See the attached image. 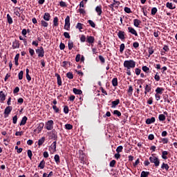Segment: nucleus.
<instances>
[{
	"mask_svg": "<svg viewBox=\"0 0 177 177\" xmlns=\"http://www.w3.org/2000/svg\"><path fill=\"white\" fill-rule=\"evenodd\" d=\"M123 66L125 68H135L136 62L133 59L126 60L124 62Z\"/></svg>",
	"mask_w": 177,
	"mask_h": 177,
	"instance_id": "f257e3e1",
	"label": "nucleus"
},
{
	"mask_svg": "<svg viewBox=\"0 0 177 177\" xmlns=\"http://www.w3.org/2000/svg\"><path fill=\"white\" fill-rule=\"evenodd\" d=\"M149 161L151 164H154L156 168L160 167V158L154 156V154H152L151 156L149 157Z\"/></svg>",
	"mask_w": 177,
	"mask_h": 177,
	"instance_id": "f03ea898",
	"label": "nucleus"
},
{
	"mask_svg": "<svg viewBox=\"0 0 177 177\" xmlns=\"http://www.w3.org/2000/svg\"><path fill=\"white\" fill-rule=\"evenodd\" d=\"M36 53L38 57H44L45 55V50H44V47L41 46L39 48L36 49Z\"/></svg>",
	"mask_w": 177,
	"mask_h": 177,
	"instance_id": "7ed1b4c3",
	"label": "nucleus"
},
{
	"mask_svg": "<svg viewBox=\"0 0 177 177\" xmlns=\"http://www.w3.org/2000/svg\"><path fill=\"white\" fill-rule=\"evenodd\" d=\"M49 139H53L55 141H57V131H56V130L53 129L50 132Z\"/></svg>",
	"mask_w": 177,
	"mask_h": 177,
	"instance_id": "20e7f679",
	"label": "nucleus"
},
{
	"mask_svg": "<svg viewBox=\"0 0 177 177\" xmlns=\"http://www.w3.org/2000/svg\"><path fill=\"white\" fill-rule=\"evenodd\" d=\"M44 127H45V124L44 122H41L37 124V128L34 130L35 133H41L42 129H44Z\"/></svg>",
	"mask_w": 177,
	"mask_h": 177,
	"instance_id": "39448f33",
	"label": "nucleus"
},
{
	"mask_svg": "<svg viewBox=\"0 0 177 177\" xmlns=\"http://www.w3.org/2000/svg\"><path fill=\"white\" fill-rule=\"evenodd\" d=\"M12 110H13V107L11 106H7L4 110V118H8L9 117V114L12 113Z\"/></svg>",
	"mask_w": 177,
	"mask_h": 177,
	"instance_id": "423d86ee",
	"label": "nucleus"
},
{
	"mask_svg": "<svg viewBox=\"0 0 177 177\" xmlns=\"http://www.w3.org/2000/svg\"><path fill=\"white\" fill-rule=\"evenodd\" d=\"M70 16H67L65 19V25H64V29L67 31H70Z\"/></svg>",
	"mask_w": 177,
	"mask_h": 177,
	"instance_id": "0eeeda50",
	"label": "nucleus"
},
{
	"mask_svg": "<svg viewBox=\"0 0 177 177\" xmlns=\"http://www.w3.org/2000/svg\"><path fill=\"white\" fill-rule=\"evenodd\" d=\"M53 120H48L46 123V129H47V131H52V129H53Z\"/></svg>",
	"mask_w": 177,
	"mask_h": 177,
	"instance_id": "6e6552de",
	"label": "nucleus"
},
{
	"mask_svg": "<svg viewBox=\"0 0 177 177\" xmlns=\"http://www.w3.org/2000/svg\"><path fill=\"white\" fill-rule=\"evenodd\" d=\"M20 41L17 39H15L14 41H12V49H19L20 48Z\"/></svg>",
	"mask_w": 177,
	"mask_h": 177,
	"instance_id": "1a4fd4ad",
	"label": "nucleus"
},
{
	"mask_svg": "<svg viewBox=\"0 0 177 177\" xmlns=\"http://www.w3.org/2000/svg\"><path fill=\"white\" fill-rule=\"evenodd\" d=\"M118 37L120 39L124 41V39H125V32L122 30H119L118 32Z\"/></svg>",
	"mask_w": 177,
	"mask_h": 177,
	"instance_id": "9d476101",
	"label": "nucleus"
},
{
	"mask_svg": "<svg viewBox=\"0 0 177 177\" xmlns=\"http://www.w3.org/2000/svg\"><path fill=\"white\" fill-rule=\"evenodd\" d=\"M165 115H168V112L164 111L163 114H160L158 116L159 121H162V122L165 121V120H166Z\"/></svg>",
	"mask_w": 177,
	"mask_h": 177,
	"instance_id": "9b49d317",
	"label": "nucleus"
},
{
	"mask_svg": "<svg viewBox=\"0 0 177 177\" xmlns=\"http://www.w3.org/2000/svg\"><path fill=\"white\" fill-rule=\"evenodd\" d=\"M128 31L130 32V34H132V35H135V37H138V32L135 28L132 27H128Z\"/></svg>",
	"mask_w": 177,
	"mask_h": 177,
	"instance_id": "f8f14e48",
	"label": "nucleus"
},
{
	"mask_svg": "<svg viewBox=\"0 0 177 177\" xmlns=\"http://www.w3.org/2000/svg\"><path fill=\"white\" fill-rule=\"evenodd\" d=\"M5 100H6V95L1 91H0V103H3Z\"/></svg>",
	"mask_w": 177,
	"mask_h": 177,
	"instance_id": "ddd939ff",
	"label": "nucleus"
},
{
	"mask_svg": "<svg viewBox=\"0 0 177 177\" xmlns=\"http://www.w3.org/2000/svg\"><path fill=\"white\" fill-rule=\"evenodd\" d=\"M86 42H88V44H94L95 37H93V36H87Z\"/></svg>",
	"mask_w": 177,
	"mask_h": 177,
	"instance_id": "4468645a",
	"label": "nucleus"
},
{
	"mask_svg": "<svg viewBox=\"0 0 177 177\" xmlns=\"http://www.w3.org/2000/svg\"><path fill=\"white\" fill-rule=\"evenodd\" d=\"M145 122L147 125H150V124H154V122H156V118L152 117L151 118H147Z\"/></svg>",
	"mask_w": 177,
	"mask_h": 177,
	"instance_id": "2eb2a0df",
	"label": "nucleus"
},
{
	"mask_svg": "<svg viewBox=\"0 0 177 177\" xmlns=\"http://www.w3.org/2000/svg\"><path fill=\"white\" fill-rule=\"evenodd\" d=\"M95 12L97 13V16H102L103 11L102 10V6L100 5L95 8Z\"/></svg>",
	"mask_w": 177,
	"mask_h": 177,
	"instance_id": "dca6fc26",
	"label": "nucleus"
},
{
	"mask_svg": "<svg viewBox=\"0 0 177 177\" xmlns=\"http://www.w3.org/2000/svg\"><path fill=\"white\" fill-rule=\"evenodd\" d=\"M119 103H120V99H117L115 101H112L111 102V108L115 109V107H117V106H118Z\"/></svg>",
	"mask_w": 177,
	"mask_h": 177,
	"instance_id": "f3484780",
	"label": "nucleus"
},
{
	"mask_svg": "<svg viewBox=\"0 0 177 177\" xmlns=\"http://www.w3.org/2000/svg\"><path fill=\"white\" fill-rule=\"evenodd\" d=\"M43 19L46 21H49L50 20V14L49 12H45Z\"/></svg>",
	"mask_w": 177,
	"mask_h": 177,
	"instance_id": "a211bd4d",
	"label": "nucleus"
},
{
	"mask_svg": "<svg viewBox=\"0 0 177 177\" xmlns=\"http://www.w3.org/2000/svg\"><path fill=\"white\" fill-rule=\"evenodd\" d=\"M165 91L164 88L162 87H157L155 90V92L158 95H162V92Z\"/></svg>",
	"mask_w": 177,
	"mask_h": 177,
	"instance_id": "6ab92c4d",
	"label": "nucleus"
},
{
	"mask_svg": "<svg viewBox=\"0 0 177 177\" xmlns=\"http://www.w3.org/2000/svg\"><path fill=\"white\" fill-rule=\"evenodd\" d=\"M75 28H77V30H79V31L80 32H82V30L84 29V24H82V23H77L76 26H75Z\"/></svg>",
	"mask_w": 177,
	"mask_h": 177,
	"instance_id": "aec40b11",
	"label": "nucleus"
},
{
	"mask_svg": "<svg viewBox=\"0 0 177 177\" xmlns=\"http://www.w3.org/2000/svg\"><path fill=\"white\" fill-rule=\"evenodd\" d=\"M166 7L168 9H171V10L176 9V6H174V4H172V3H170V2H167L166 3Z\"/></svg>",
	"mask_w": 177,
	"mask_h": 177,
	"instance_id": "412c9836",
	"label": "nucleus"
},
{
	"mask_svg": "<svg viewBox=\"0 0 177 177\" xmlns=\"http://www.w3.org/2000/svg\"><path fill=\"white\" fill-rule=\"evenodd\" d=\"M28 120V118H27V116H24L22 118V120L19 124L20 127H21L22 125H26V124H27V120Z\"/></svg>",
	"mask_w": 177,
	"mask_h": 177,
	"instance_id": "4be33fe9",
	"label": "nucleus"
},
{
	"mask_svg": "<svg viewBox=\"0 0 177 177\" xmlns=\"http://www.w3.org/2000/svg\"><path fill=\"white\" fill-rule=\"evenodd\" d=\"M161 169H165V171H169V165L165 162H162L161 165Z\"/></svg>",
	"mask_w": 177,
	"mask_h": 177,
	"instance_id": "5701e85b",
	"label": "nucleus"
},
{
	"mask_svg": "<svg viewBox=\"0 0 177 177\" xmlns=\"http://www.w3.org/2000/svg\"><path fill=\"white\" fill-rule=\"evenodd\" d=\"M45 164H46L45 160H41L38 165V168H40V169H44V168H45Z\"/></svg>",
	"mask_w": 177,
	"mask_h": 177,
	"instance_id": "b1692460",
	"label": "nucleus"
},
{
	"mask_svg": "<svg viewBox=\"0 0 177 177\" xmlns=\"http://www.w3.org/2000/svg\"><path fill=\"white\" fill-rule=\"evenodd\" d=\"M73 92L75 93V95H82V91L75 88L73 89Z\"/></svg>",
	"mask_w": 177,
	"mask_h": 177,
	"instance_id": "393cba45",
	"label": "nucleus"
},
{
	"mask_svg": "<svg viewBox=\"0 0 177 177\" xmlns=\"http://www.w3.org/2000/svg\"><path fill=\"white\" fill-rule=\"evenodd\" d=\"M20 57V54L17 53L15 57V66H19V58Z\"/></svg>",
	"mask_w": 177,
	"mask_h": 177,
	"instance_id": "a878e982",
	"label": "nucleus"
},
{
	"mask_svg": "<svg viewBox=\"0 0 177 177\" xmlns=\"http://www.w3.org/2000/svg\"><path fill=\"white\" fill-rule=\"evenodd\" d=\"M112 85L113 86H118V79L117 77H114L112 80Z\"/></svg>",
	"mask_w": 177,
	"mask_h": 177,
	"instance_id": "bb28decb",
	"label": "nucleus"
},
{
	"mask_svg": "<svg viewBox=\"0 0 177 177\" xmlns=\"http://www.w3.org/2000/svg\"><path fill=\"white\" fill-rule=\"evenodd\" d=\"M149 175H150V171H142L141 172L140 177H149Z\"/></svg>",
	"mask_w": 177,
	"mask_h": 177,
	"instance_id": "cd10ccee",
	"label": "nucleus"
},
{
	"mask_svg": "<svg viewBox=\"0 0 177 177\" xmlns=\"http://www.w3.org/2000/svg\"><path fill=\"white\" fill-rule=\"evenodd\" d=\"M168 154V151H163L162 152V158L163 160H168V156H167V155Z\"/></svg>",
	"mask_w": 177,
	"mask_h": 177,
	"instance_id": "c85d7f7f",
	"label": "nucleus"
},
{
	"mask_svg": "<svg viewBox=\"0 0 177 177\" xmlns=\"http://www.w3.org/2000/svg\"><path fill=\"white\" fill-rule=\"evenodd\" d=\"M54 160L56 162V164L59 165L60 164V156L57 154L55 155Z\"/></svg>",
	"mask_w": 177,
	"mask_h": 177,
	"instance_id": "c756f323",
	"label": "nucleus"
},
{
	"mask_svg": "<svg viewBox=\"0 0 177 177\" xmlns=\"http://www.w3.org/2000/svg\"><path fill=\"white\" fill-rule=\"evenodd\" d=\"M53 26L54 27H57V26H59V18H57V17H54Z\"/></svg>",
	"mask_w": 177,
	"mask_h": 177,
	"instance_id": "7c9ffc66",
	"label": "nucleus"
},
{
	"mask_svg": "<svg viewBox=\"0 0 177 177\" xmlns=\"http://www.w3.org/2000/svg\"><path fill=\"white\" fill-rule=\"evenodd\" d=\"M142 23V21L138 19H133V24L135 27H139V25Z\"/></svg>",
	"mask_w": 177,
	"mask_h": 177,
	"instance_id": "2f4dec72",
	"label": "nucleus"
},
{
	"mask_svg": "<svg viewBox=\"0 0 177 177\" xmlns=\"http://www.w3.org/2000/svg\"><path fill=\"white\" fill-rule=\"evenodd\" d=\"M7 20L8 24H13V19H12V17H10V15H7Z\"/></svg>",
	"mask_w": 177,
	"mask_h": 177,
	"instance_id": "473e14b6",
	"label": "nucleus"
},
{
	"mask_svg": "<svg viewBox=\"0 0 177 177\" xmlns=\"http://www.w3.org/2000/svg\"><path fill=\"white\" fill-rule=\"evenodd\" d=\"M68 47L69 50H71V49L74 48V42H73V41L69 40L68 43Z\"/></svg>",
	"mask_w": 177,
	"mask_h": 177,
	"instance_id": "72a5a7b5",
	"label": "nucleus"
},
{
	"mask_svg": "<svg viewBox=\"0 0 177 177\" xmlns=\"http://www.w3.org/2000/svg\"><path fill=\"white\" fill-rule=\"evenodd\" d=\"M45 143V137H42L38 140V146H42Z\"/></svg>",
	"mask_w": 177,
	"mask_h": 177,
	"instance_id": "f704fd0d",
	"label": "nucleus"
},
{
	"mask_svg": "<svg viewBox=\"0 0 177 177\" xmlns=\"http://www.w3.org/2000/svg\"><path fill=\"white\" fill-rule=\"evenodd\" d=\"M41 27L46 28V27H48V26H49V24L48 22H46V21H45V20H41Z\"/></svg>",
	"mask_w": 177,
	"mask_h": 177,
	"instance_id": "c9c22d12",
	"label": "nucleus"
},
{
	"mask_svg": "<svg viewBox=\"0 0 177 177\" xmlns=\"http://www.w3.org/2000/svg\"><path fill=\"white\" fill-rule=\"evenodd\" d=\"M115 164H117V161H115V160H113L110 162L109 167H111V168H114V167H115Z\"/></svg>",
	"mask_w": 177,
	"mask_h": 177,
	"instance_id": "e433bc0d",
	"label": "nucleus"
},
{
	"mask_svg": "<svg viewBox=\"0 0 177 177\" xmlns=\"http://www.w3.org/2000/svg\"><path fill=\"white\" fill-rule=\"evenodd\" d=\"M157 12H158L157 8L153 7V8H152V9H151V15L152 16H155V15L157 13Z\"/></svg>",
	"mask_w": 177,
	"mask_h": 177,
	"instance_id": "4c0bfd02",
	"label": "nucleus"
},
{
	"mask_svg": "<svg viewBox=\"0 0 177 177\" xmlns=\"http://www.w3.org/2000/svg\"><path fill=\"white\" fill-rule=\"evenodd\" d=\"M88 24H90L91 27H92L93 28H95L96 27V24H95V22H93V21L89 19L88 21Z\"/></svg>",
	"mask_w": 177,
	"mask_h": 177,
	"instance_id": "58836bf2",
	"label": "nucleus"
},
{
	"mask_svg": "<svg viewBox=\"0 0 177 177\" xmlns=\"http://www.w3.org/2000/svg\"><path fill=\"white\" fill-rule=\"evenodd\" d=\"M124 149V147H122V145H120L117 147L116 149V152L117 153H122V150Z\"/></svg>",
	"mask_w": 177,
	"mask_h": 177,
	"instance_id": "ea45409f",
	"label": "nucleus"
},
{
	"mask_svg": "<svg viewBox=\"0 0 177 177\" xmlns=\"http://www.w3.org/2000/svg\"><path fill=\"white\" fill-rule=\"evenodd\" d=\"M66 77L69 80H73V78H74V75H73V73L68 72V73H66Z\"/></svg>",
	"mask_w": 177,
	"mask_h": 177,
	"instance_id": "a19ab883",
	"label": "nucleus"
},
{
	"mask_svg": "<svg viewBox=\"0 0 177 177\" xmlns=\"http://www.w3.org/2000/svg\"><path fill=\"white\" fill-rule=\"evenodd\" d=\"M113 114L117 115V117H121V112L118 110L113 111Z\"/></svg>",
	"mask_w": 177,
	"mask_h": 177,
	"instance_id": "79ce46f5",
	"label": "nucleus"
},
{
	"mask_svg": "<svg viewBox=\"0 0 177 177\" xmlns=\"http://www.w3.org/2000/svg\"><path fill=\"white\" fill-rule=\"evenodd\" d=\"M125 49V44H121L120 46V53H122Z\"/></svg>",
	"mask_w": 177,
	"mask_h": 177,
	"instance_id": "37998d69",
	"label": "nucleus"
},
{
	"mask_svg": "<svg viewBox=\"0 0 177 177\" xmlns=\"http://www.w3.org/2000/svg\"><path fill=\"white\" fill-rule=\"evenodd\" d=\"M78 12L80 13V15H86V11H85V9L82 8H80Z\"/></svg>",
	"mask_w": 177,
	"mask_h": 177,
	"instance_id": "c03bdc74",
	"label": "nucleus"
},
{
	"mask_svg": "<svg viewBox=\"0 0 177 177\" xmlns=\"http://www.w3.org/2000/svg\"><path fill=\"white\" fill-rule=\"evenodd\" d=\"M140 163V160L139 158H138L136 162L134 163H133V167H134V168H136V167H138V165H139V164Z\"/></svg>",
	"mask_w": 177,
	"mask_h": 177,
	"instance_id": "a18cd8bd",
	"label": "nucleus"
},
{
	"mask_svg": "<svg viewBox=\"0 0 177 177\" xmlns=\"http://www.w3.org/2000/svg\"><path fill=\"white\" fill-rule=\"evenodd\" d=\"M53 109L54 110L55 113H60V109H59V108L56 105L53 106Z\"/></svg>",
	"mask_w": 177,
	"mask_h": 177,
	"instance_id": "49530a36",
	"label": "nucleus"
},
{
	"mask_svg": "<svg viewBox=\"0 0 177 177\" xmlns=\"http://www.w3.org/2000/svg\"><path fill=\"white\" fill-rule=\"evenodd\" d=\"M24 74V72L23 71H21L18 74V78L19 80H23V75Z\"/></svg>",
	"mask_w": 177,
	"mask_h": 177,
	"instance_id": "de8ad7c7",
	"label": "nucleus"
},
{
	"mask_svg": "<svg viewBox=\"0 0 177 177\" xmlns=\"http://www.w3.org/2000/svg\"><path fill=\"white\" fill-rule=\"evenodd\" d=\"M145 90L147 92H151V86L149 85V84H146L145 85Z\"/></svg>",
	"mask_w": 177,
	"mask_h": 177,
	"instance_id": "09e8293b",
	"label": "nucleus"
},
{
	"mask_svg": "<svg viewBox=\"0 0 177 177\" xmlns=\"http://www.w3.org/2000/svg\"><path fill=\"white\" fill-rule=\"evenodd\" d=\"M28 156L29 157L30 160H32V151H31V149L28 150Z\"/></svg>",
	"mask_w": 177,
	"mask_h": 177,
	"instance_id": "8fccbe9b",
	"label": "nucleus"
},
{
	"mask_svg": "<svg viewBox=\"0 0 177 177\" xmlns=\"http://www.w3.org/2000/svg\"><path fill=\"white\" fill-rule=\"evenodd\" d=\"M148 53L149 55V57H150V56H151V55H153V53H154V50L153 49V47L149 48Z\"/></svg>",
	"mask_w": 177,
	"mask_h": 177,
	"instance_id": "3c124183",
	"label": "nucleus"
},
{
	"mask_svg": "<svg viewBox=\"0 0 177 177\" xmlns=\"http://www.w3.org/2000/svg\"><path fill=\"white\" fill-rule=\"evenodd\" d=\"M142 69L145 73H149L150 71V68L146 66H142Z\"/></svg>",
	"mask_w": 177,
	"mask_h": 177,
	"instance_id": "603ef678",
	"label": "nucleus"
},
{
	"mask_svg": "<svg viewBox=\"0 0 177 177\" xmlns=\"http://www.w3.org/2000/svg\"><path fill=\"white\" fill-rule=\"evenodd\" d=\"M161 142L163 145H167L169 142V139L167 138H161Z\"/></svg>",
	"mask_w": 177,
	"mask_h": 177,
	"instance_id": "864d4df0",
	"label": "nucleus"
},
{
	"mask_svg": "<svg viewBox=\"0 0 177 177\" xmlns=\"http://www.w3.org/2000/svg\"><path fill=\"white\" fill-rule=\"evenodd\" d=\"M133 92V88L132 87V86H129V90H128V93H129V95L131 96V95H132Z\"/></svg>",
	"mask_w": 177,
	"mask_h": 177,
	"instance_id": "5fc2aeb1",
	"label": "nucleus"
},
{
	"mask_svg": "<svg viewBox=\"0 0 177 177\" xmlns=\"http://www.w3.org/2000/svg\"><path fill=\"white\" fill-rule=\"evenodd\" d=\"M68 111H70V109H68V106H64V113L65 114H68Z\"/></svg>",
	"mask_w": 177,
	"mask_h": 177,
	"instance_id": "6e6d98bb",
	"label": "nucleus"
},
{
	"mask_svg": "<svg viewBox=\"0 0 177 177\" xmlns=\"http://www.w3.org/2000/svg\"><path fill=\"white\" fill-rule=\"evenodd\" d=\"M57 145V141H54L51 147L52 149H54V151H56V145Z\"/></svg>",
	"mask_w": 177,
	"mask_h": 177,
	"instance_id": "4d7b16f0",
	"label": "nucleus"
},
{
	"mask_svg": "<svg viewBox=\"0 0 177 177\" xmlns=\"http://www.w3.org/2000/svg\"><path fill=\"white\" fill-rule=\"evenodd\" d=\"M162 50L164 52H168L169 50V47L167 45H164Z\"/></svg>",
	"mask_w": 177,
	"mask_h": 177,
	"instance_id": "13d9d810",
	"label": "nucleus"
},
{
	"mask_svg": "<svg viewBox=\"0 0 177 177\" xmlns=\"http://www.w3.org/2000/svg\"><path fill=\"white\" fill-rule=\"evenodd\" d=\"M29 53L30 55V56H34L35 55V51L34 50V49L29 48Z\"/></svg>",
	"mask_w": 177,
	"mask_h": 177,
	"instance_id": "bf43d9fd",
	"label": "nucleus"
},
{
	"mask_svg": "<svg viewBox=\"0 0 177 177\" xmlns=\"http://www.w3.org/2000/svg\"><path fill=\"white\" fill-rule=\"evenodd\" d=\"M99 59L101 63L104 64L106 63V59H104V57L102 55H99Z\"/></svg>",
	"mask_w": 177,
	"mask_h": 177,
	"instance_id": "052dcab7",
	"label": "nucleus"
},
{
	"mask_svg": "<svg viewBox=\"0 0 177 177\" xmlns=\"http://www.w3.org/2000/svg\"><path fill=\"white\" fill-rule=\"evenodd\" d=\"M66 129H68V131L73 129V126L70 124H65Z\"/></svg>",
	"mask_w": 177,
	"mask_h": 177,
	"instance_id": "680f3d73",
	"label": "nucleus"
},
{
	"mask_svg": "<svg viewBox=\"0 0 177 177\" xmlns=\"http://www.w3.org/2000/svg\"><path fill=\"white\" fill-rule=\"evenodd\" d=\"M80 41L81 42H85V41H86V37H85L84 35H82L80 36Z\"/></svg>",
	"mask_w": 177,
	"mask_h": 177,
	"instance_id": "e2e57ef3",
	"label": "nucleus"
},
{
	"mask_svg": "<svg viewBox=\"0 0 177 177\" xmlns=\"http://www.w3.org/2000/svg\"><path fill=\"white\" fill-rule=\"evenodd\" d=\"M64 37L65 38H68V39H70L71 38V36H70V33H68V32H64Z\"/></svg>",
	"mask_w": 177,
	"mask_h": 177,
	"instance_id": "0e129e2a",
	"label": "nucleus"
},
{
	"mask_svg": "<svg viewBox=\"0 0 177 177\" xmlns=\"http://www.w3.org/2000/svg\"><path fill=\"white\" fill-rule=\"evenodd\" d=\"M124 12L126 13H132V10L129 7H124Z\"/></svg>",
	"mask_w": 177,
	"mask_h": 177,
	"instance_id": "69168bd1",
	"label": "nucleus"
},
{
	"mask_svg": "<svg viewBox=\"0 0 177 177\" xmlns=\"http://www.w3.org/2000/svg\"><path fill=\"white\" fill-rule=\"evenodd\" d=\"M141 71H142V70H140L139 68H137L135 69V73H136V75H140Z\"/></svg>",
	"mask_w": 177,
	"mask_h": 177,
	"instance_id": "338daca9",
	"label": "nucleus"
},
{
	"mask_svg": "<svg viewBox=\"0 0 177 177\" xmlns=\"http://www.w3.org/2000/svg\"><path fill=\"white\" fill-rule=\"evenodd\" d=\"M133 48H135V49H136L137 48H139V42L134 41L133 43Z\"/></svg>",
	"mask_w": 177,
	"mask_h": 177,
	"instance_id": "774afa93",
	"label": "nucleus"
}]
</instances>
